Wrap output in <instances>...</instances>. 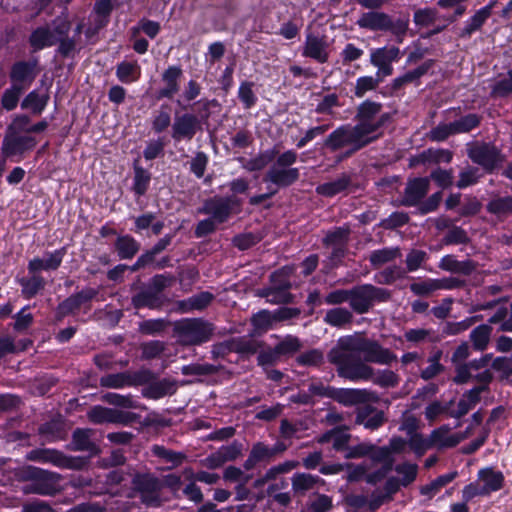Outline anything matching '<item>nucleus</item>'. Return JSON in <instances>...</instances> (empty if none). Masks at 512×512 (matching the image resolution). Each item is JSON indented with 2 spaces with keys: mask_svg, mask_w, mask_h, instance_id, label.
Masks as SVG:
<instances>
[{
  "mask_svg": "<svg viewBox=\"0 0 512 512\" xmlns=\"http://www.w3.org/2000/svg\"><path fill=\"white\" fill-rule=\"evenodd\" d=\"M327 359L340 378L352 382L372 381L384 389L395 388L400 383V377L394 371L376 370L370 365L388 366L397 360V355L362 333L340 337L329 350Z\"/></svg>",
  "mask_w": 512,
  "mask_h": 512,
  "instance_id": "obj_1",
  "label": "nucleus"
},
{
  "mask_svg": "<svg viewBox=\"0 0 512 512\" xmlns=\"http://www.w3.org/2000/svg\"><path fill=\"white\" fill-rule=\"evenodd\" d=\"M382 110L383 105L379 102L363 101L356 108V124L339 126L325 138L323 146L332 152L348 147L338 161L351 157L375 142L381 136L378 131L392 120V115Z\"/></svg>",
  "mask_w": 512,
  "mask_h": 512,
  "instance_id": "obj_2",
  "label": "nucleus"
},
{
  "mask_svg": "<svg viewBox=\"0 0 512 512\" xmlns=\"http://www.w3.org/2000/svg\"><path fill=\"white\" fill-rule=\"evenodd\" d=\"M14 476L19 482H29L23 488L25 494L53 496L60 491L62 476L57 472L24 465L15 469Z\"/></svg>",
  "mask_w": 512,
  "mask_h": 512,
  "instance_id": "obj_3",
  "label": "nucleus"
},
{
  "mask_svg": "<svg viewBox=\"0 0 512 512\" xmlns=\"http://www.w3.org/2000/svg\"><path fill=\"white\" fill-rule=\"evenodd\" d=\"M356 24L370 31L389 32L395 37L397 43H402L409 29L408 17L393 18L381 11L362 13Z\"/></svg>",
  "mask_w": 512,
  "mask_h": 512,
  "instance_id": "obj_4",
  "label": "nucleus"
},
{
  "mask_svg": "<svg viewBox=\"0 0 512 512\" xmlns=\"http://www.w3.org/2000/svg\"><path fill=\"white\" fill-rule=\"evenodd\" d=\"M215 326L204 318H183L174 323L173 333L182 346H199L210 341Z\"/></svg>",
  "mask_w": 512,
  "mask_h": 512,
  "instance_id": "obj_5",
  "label": "nucleus"
},
{
  "mask_svg": "<svg viewBox=\"0 0 512 512\" xmlns=\"http://www.w3.org/2000/svg\"><path fill=\"white\" fill-rule=\"evenodd\" d=\"M298 153L289 149L280 153L266 172L263 181L271 183L278 189L288 188L300 178V170L293 165L297 162Z\"/></svg>",
  "mask_w": 512,
  "mask_h": 512,
  "instance_id": "obj_6",
  "label": "nucleus"
},
{
  "mask_svg": "<svg viewBox=\"0 0 512 512\" xmlns=\"http://www.w3.org/2000/svg\"><path fill=\"white\" fill-rule=\"evenodd\" d=\"M174 277L169 274H157L153 276L147 285L131 298L134 308L161 309L167 302L164 290L174 282Z\"/></svg>",
  "mask_w": 512,
  "mask_h": 512,
  "instance_id": "obj_7",
  "label": "nucleus"
},
{
  "mask_svg": "<svg viewBox=\"0 0 512 512\" xmlns=\"http://www.w3.org/2000/svg\"><path fill=\"white\" fill-rule=\"evenodd\" d=\"M308 391L310 395L328 397L344 406L367 403L374 399V393L367 389L333 388L321 382L311 383Z\"/></svg>",
  "mask_w": 512,
  "mask_h": 512,
  "instance_id": "obj_8",
  "label": "nucleus"
},
{
  "mask_svg": "<svg viewBox=\"0 0 512 512\" xmlns=\"http://www.w3.org/2000/svg\"><path fill=\"white\" fill-rule=\"evenodd\" d=\"M391 291L372 284H362L351 288L350 308L357 314L368 313L375 303L391 299Z\"/></svg>",
  "mask_w": 512,
  "mask_h": 512,
  "instance_id": "obj_9",
  "label": "nucleus"
},
{
  "mask_svg": "<svg viewBox=\"0 0 512 512\" xmlns=\"http://www.w3.org/2000/svg\"><path fill=\"white\" fill-rule=\"evenodd\" d=\"M25 460L74 470H80L86 465V461L81 457L67 456L61 451L50 448L32 449L26 453Z\"/></svg>",
  "mask_w": 512,
  "mask_h": 512,
  "instance_id": "obj_10",
  "label": "nucleus"
},
{
  "mask_svg": "<svg viewBox=\"0 0 512 512\" xmlns=\"http://www.w3.org/2000/svg\"><path fill=\"white\" fill-rule=\"evenodd\" d=\"M155 378V373L149 369L142 368L138 371H124L107 374L99 380L100 386L104 388L121 389L144 385Z\"/></svg>",
  "mask_w": 512,
  "mask_h": 512,
  "instance_id": "obj_11",
  "label": "nucleus"
},
{
  "mask_svg": "<svg viewBox=\"0 0 512 512\" xmlns=\"http://www.w3.org/2000/svg\"><path fill=\"white\" fill-rule=\"evenodd\" d=\"M133 489L139 494L141 502L147 507H160L162 500L161 481L152 474H136L132 479Z\"/></svg>",
  "mask_w": 512,
  "mask_h": 512,
  "instance_id": "obj_12",
  "label": "nucleus"
},
{
  "mask_svg": "<svg viewBox=\"0 0 512 512\" xmlns=\"http://www.w3.org/2000/svg\"><path fill=\"white\" fill-rule=\"evenodd\" d=\"M202 130V120L194 113H175L171 137L174 141H190L198 131Z\"/></svg>",
  "mask_w": 512,
  "mask_h": 512,
  "instance_id": "obj_13",
  "label": "nucleus"
},
{
  "mask_svg": "<svg viewBox=\"0 0 512 512\" xmlns=\"http://www.w3.org/2000/svg\"><path fill=\"white\" fill-rule=\"evenodd\" d=\"M39 61L37 58H32L28 61L20 60L13 63L9 72V79L11 84L27 90L35 81L39 73Z\"/></svg>",
  "mask_w": 512,
  "mask_h": 512,
  "instance_id": "obj_14",
  "label": "nucleus"
},
{
  "mask_svg": "<svg viewBox=\"0 0 512 512\" xmlns=\"http://www.w3.org/2000/svg\"><path fill=\"white\" fill-rule=\"evenodd\" d=\"M236 203L237 200L233 197L214 196L204 201L198 213L210 215V218L221 224L229 219L233 205Z\"/></svg>",
  "mask_w": 512,
  "mask_h": 512,
  "instance_id": "obj_15",
  "label": "nucleus"
},
{
  "mask_svg": "<svg viewBox=\"0 0 512 512\" xmlns=\"http://www.w3.org/2000/svg\"><path fill=\"white\" fill-rule=\"evenodd\" d=\"M98 295V290L87 287L74 293L58 304L56 308V319L61 321L64 317L75 313L82 306L90 303Z\"/></svg>",
  "mask_w": 512,
  "mask_h": 512,
  "instance_id": "obj_16",
  "label": "nucleus"
},
{
  "mask_svg": "<svg viewBox=\"0 0 512 512\" xmlns=\"http://www.w3.org/2000/svg\"><path fill=\"white\" fill-rule=\"evenodd\" d=\"M468 156L487 172H492L502 162L500 150L490 143H483L472 147L468 151Z\"/></svg>",
  "mask_w": 512,
  "mask_h": 512,
  "instance_id": "obj_17",
  "label": "nucleus"
},
{
  "mask_svg": "<svg viewBox=\"0 0 512 512\" xmlns=\"http://www.w3.org/2000/svg\"><path fill=\"white\" fill-rule=\"evenodd\" d=\"M329 42L326 35L307 32L302 55L311 58L318 63H326L329 59Z\"/></svg>",
  "mask_w": 512,
  "mask_h": 512,
  "instance_id": "obj_18",
  "label": "nucleus"
},
{
  "mask_svg": "<svg viewBox=\"0 0 512 512\" xmlns=\"http://www.w3.org/2000/svg\"><path fill=\"white\" fill-rule=\"evenodd\" d=\"M36 144L37 141L32 136L8 132L2 142L1 152L6 158L22 155L26 151L32 150Z\"/></svg>",
  "mask_w": 512,
  "mask_h": 512,
  "instance_id": "obj_19",
  "label": "nucleus"
},
{
  "mask_svg": "<svg viewBox=\"0 0 512 512\" xmlns=\"http://www.w3.org/2000/svg\"><path fill=\"white\" fill-rule=\"evenodd\" d=\"M430 187V178L419 177L408 180L404 189L401 204L406 207L418 205L427 195Z\"/></svg>",
  "mask_w": 512,
  "mask_h": 512,
  "instance_id": "obj_20",
  "label": "nucleus"
},
{
  "mask_svg": "<svg viewBox=\"0 0 512 512\" xmlns=\"http://www.w3.org/2000/svg\"><path fill=\"white\" fill-rule=\"evenodd\" d=\"M183 74L182 68L178 65L169 66L161 75L164 86L157 91L156 98L172 99L180 90V78Z\"/></svg>",
  "mask_w": 512,
  "mask_h": 512,
  "instance_id": "obj_21",
  "label": "nucleus"
},
{
  "mask_svg": "<svg viewBox=\"0 0 512 512\" xmlns=\"http://www.w3.org/2000/svg\"><path fill=\"white\" fill-rule=\"evenodd\" d=\"M66 255V248L62 247L53 252H46L44 258L35 257L28 263L29 273H38L41 270H57L64 256Z\"/></svg>",
  "mask_w": 512,
  "mask_h": 512,
  "instance_id": "obj_22",
  "label": "nucleus"
},
{
  "mask_svg": "<svg viewBox=\"0 0 512 512\" xmlns=\"http://www.w3.org/2000/svg\"><path fill=\"white\" fill-rule=\"evenodd\" d=\"M386 422L385 414L382 410L372 405H364L357 409L355 423L363 425L369 430H377Z\"/></svg>",
  "mask_w": 512,
  "mask_h": 512,
  "instance_id": "obj_23",
  "label": "nucleus"
},
{
  "mask_svg": "<svg viewBox=\"0 0 512 512\" xmlns=\"http://www.w3.org/2000/svg\"><path fill=\"white\" fill-rule=\"evenodd\" d=\"M142 389V395L148 399H160L165 396H171L177 391V382L168 378L157 380V377L145 384Z\"/></svg>",
  "mask_w": 512,
  "mask_h": 512,
  "instance_id": "obj_24",
  "label": "nucleus"
},
{
  "mask_svg": "<svg viewBox=\"0 0 512 512\" xmlns=\"http://www.w3.org/2000/svg\"><path fill=\"white\" fill-rule=\"evenodd\" d=\"M478 481L483 484L482 489L486 496L493 492H497L504 487L505 477L501 471L495 470L493 467H485L478 471Z\"/></svg>",
  "mask_w": 512,
  "mask_h": 512,
  "instance_id": "obj_25",
  "label": "nucleus"
},
{
  "mask_svg": "<svg viewBox=\"0 0 512 512\" xmlns=\"http://www.w3.org/2000/svg\"><path fill=\"white\" fill-rule=\"evenodd\" d=\"M441 270L464 276L471 275L477 269V263L471 259L459 261L454 255L443 256L438 264Z\"/></svg>",
  "mask_w": 512,
  "mask_h": 512,
  "instance_id": "obj_26",
  "label": "nucleus"
},
{
  "mask_svg": "<svg viewBox=\"0 0 512 512\" xmlns=\"http://www.w3.org/2000/svg\"><path fill=\"white\" fill-rule=\"evenodd\" d=\"M95 432L89 428H77L72 433V450L85 451L91 455H97L99 448L92 440Z\"/></svg>",
  "mask_w": 512,
  "mask_h": 512,
  "instance_id": "obj_27",
  "label": "nucleus"
},
{
  "mask_svg": "<svg viewBox=\"0 0 512 512\" xmlns=\"http://www.w3.org/2000/svg\"><path fill=\"white\" fill-rule=\"evenodd\" d=\"M274 460L270 446L263 442L253 444L248 458L245 460L243 467L249 471L254 469L258 464H267Z\"/></svg>",
  "mask_w": 512,
  "mask_h": 512,
  "instance_id": "obj_28",
  "label": "nucleus"
},
{
  "mask_svg": "<svg viewBox=\"0 0 512 512\" xmlns=\"http://www.w3.org/2000/svg\"><path fill=\"white\" fill-rule=\"evenodd\" d=\"M140 248V242L129 234L118 236L114 242V249L121 260L133 259Z\"/></svg>",
  "mask_w": 512,
  "mask_h": 512,
  "instance_id": "obj_29",
  "label": "nucleus"
},
{
  "mask_svg": "<svg viewBox=\"0 0 512 512\" xmlns=\"http://www.w3.org/2000/svg\"><path fill=\"white\" fill-rule=\"evenodd\" d=\"M433 65H434V60L429 59V60L425 61L424 63H422L417 68L407 71L403 75L395 78L392 81V85H391L392 89L394 91H397V90H400L406 84L417 83L422 76H424L428 73V71L433 67Z\"/></svg>",
  "mask_w": 512,
  "mask_h": 512,
  "instance_id": "obj_30",
  "label": "nucleus"
},
{
  "mask_svg": "<svg viewBox=\"0 0 512 512\" xmlns=\"http://www.w3.org/2000/svg\"><path fill=\"white\" fill-rule=\"evenodd\" d=\"M352 185V177L342 173L333 181L320 184L316 187V193L324 197H333L346 191Z\"/></svg>",
  "mask_w": 512,
  "mask_h": 512,
  "instance_id": "obj_31",
  "label": "nucleus"
},
{
  "mask_svg": "<svg viewBox=\"0 0 512 512\" xmlns=\"http://www.w3.org/2000/svg\"><path fill=\"white\" fill-rule=\"evenodd\" d=\"M49 99L48 93L32 90L23 98L21 108L30 111L33 115H40L45 110Z\"/></svg>",
  "mask_w": 512,
  "mask_h": 512,
  "instance_id": "obj_32",
  "label": "nucleus"
},
{
  "mask_svg": "<svg viewBox=\"0 0 512 512\" xmlns=\"http://www.w3.org/2000/svg\"><path fill=\"white\" fill-rule=\"evenodd\" d=\"M325 481L317 475L309 473H295L291 478L292 489L295 494L304 495L317 485H324Z\"/></svg>",
  "mask_w": 512,
  "mask_h": 512,
  "instance_id": "obj_33",
  "label": "nucleus"
},
{
  "mask_svg": "<svg viewBox=\"0 0 512 512\" xmlns=\"http://www.w3.org/2000/svg\"><path fill=\"white\" fill-rule=\"evenodd\" d=\"M353 311L345 307H335L327 310L323 321L336 328H344L353 323Z\"/></svg>",
  "mask_w": 512,
  "mask_h": 512,
  "instance_id": "obj_34",
  "label": "nucleus"
},
{
  "mask_svg": "<svg viewBox=\"0 0 512 512\" xmlns=\"http://www.w3.org/2000/svg\"><path fill=\"white\" fill-rule=\"evenodd\" d=\"M214 298L215 296L211 292L202 291L179 301L178 307L184 313H189L194 310H203L211 304Z\"/></svg>",
  "mask_w": 512,
  "mask_h": 512,
  "instance_id": "obj_35",
  "label": "nucleus"
},
{
  "mask_svg": "<svg viewBox=\"0 0 512 512\" xmlns=\"http://www.w3.org/2000/svg\"><path fill=\"white\" fill-rule=\"evenodd\" d=\"M29 43L34 51H39L57 44V39L48 27H38L30 34Z\"/></svg>",
  "mask_w": 512,
  "mask_h": 512,
  "instance_id": "obj_36",
  "label": "nucleus"
},
{
  "mask_svg": "<svg viewBox=\"0 0 512 512\" xmlns=\"http://www.w3.org/2000/svg\"><path fill=\"white\" fill-rule=\"evenodd\" d=\"M31 277H22L18 279L21 286V293L25 299L35 297L41 290L45 288V279L37 273H31Z\"/></svg>",
  "mask_w": 512,
  "mask_h": 512,
  "instance_id": "obj_37",
  "label": "nucleus"
},
{
  "mask_svg": "<svg viewBox=\"0 0 512 512\" xmlns=\"http://www.w3.org/2000/svg\"><path fill=\"white\" fill-rule=\"evenodd\" d=\"M401 51L396 46L381 47L371 51L370 63L375 67L397 61L400 58Z\"/></svg>",
  "mask_w": 512,
  "mask_h": 512,
  "instance_id": "obj_38",
  "label": "nucleus"
},
{
  "mask_svg": "<svg viewBox=\"0 0 512 512\" xmlns=\"http://www.w3.org/2000/svg\"><path fill=\"white\" fill-rule=\"evenodd\" d=\"M141 67L136 61H122L116 66V77L124 84H130L139 80Z\"/></svg>",
  "mask_w": 512,
  "mask_h": 512,
  "instance_id": "obj_39",
  "label": "nucleus"
},
{
  "mask_svg": "<svg viewBox=\"0 0 512 512\" xmlns=\"http://www.w3.org/2000/svg\"><path fill=\"white\" fill-rule=\"evenodd\" d=\"M401 256L399 247H385L374 250L369 256V262L374 269H378L385 264L391 263Z\"/></svg>",
  "mask_w": 512,
  "mask_h": 512,
  "instance_id": "obj_40",
  "label": "nucleus"
},
{
  "mask_svg": "<svg viewBox=\"0 0 512 512\" xmlns=\"http://www.w3.org/2000/svg\"><path fill=\"white\" fill-rule=\"evenodd\" d=\"M488 18L485 17L480 11H476L465 22L464 26L459 29L457 36L460 39L468 40L471 36L480 31L483 25L487 22Z\"/></svg>",
  "mask_w": 512,
  "mask_h": 512,
  "instance_id": "obj_41",
  "label": "nucleus"
},
{
  "mask_svg": "<svg viewBox=\"0 0 512 512\" xmlns=\"http://www.w3.org/2000/svg\"><path fill=\"white\" fill-rule=\"evenodd\" d=\"M492 334V327L489 324H481L475 327L469 335V339L476 351L487 349Z\"/></svg>",
  "mask_w": 512,
  "mask_h": 512,
  "instance_id": "obj_42",
  "label": "nucleus"
},
{
  "mask_svg": "<svg viewBox=\"0 0 512 512\" xmlns=\"http://www.w3.org/2000/svg\"><path fill=\"white\" fill-rule=\"evenodd\" d=\"M349 235V227H336L326 232L322 243L325 247H347Z\"/></svg>",
  "mask_w": 512,
  "mask_h": 512,
  "instance_id": "obj_43",
  "label": "nucleus"
},
{
  "mask_svg": "<svg viewBox=\"0 0 512 512\" xmlns=\"http://www.w3.org/2000/svg\"><path fill=\"white\" fill-rule=\"evenodd\" d=\"M278 155V150L275 147L265 150L259 153L256 157L249 159L244 165V168L248 171H260L269 163L275 161Z\"/></svg>",
  "mask_w": 512,
  "mask_h": 512,
  "instance_id": "obj_44",
  "label": "nucleus"
},
{
  "mask_svg": "<svg viewBox=\"0 0 512 512\" xmlns=\"http://www.w3.org/2000/svg\"><path fill=\"white\" fill-rule=\"evenodd\" d=\"M458 475L457 471L449 472L444 475H440L432 482L427 485H424L420 488V493L424 496H428L429 499L434 497L442 487L446 486L450 482H452Z\"/></svg>",
  "mask_w": 512,
  "mask_h": 512,
  "instance_id": "obj_45",
  "label": "nucleus"
},
{
  "mask_svg": "<svg viewBox=\"0 0 512 512\" xmlns=\"http://www.w3.org/2000/svg\"><path fill=\"white\" fill-rule=\"evenodd\" d=\"M151 452L154 456L160 458L161 460L167 463H171L170 468L179 466L186 458L184 453L173 451L162 445H153L151 447Z\"/></svg>",
  "mask_w": 512,
  "mask_h": 512,
  "instance_id": "obj_46",
  "label": "nucleus"
},
{
  "mask_svg": "<svg viewBox=\"0 0 512 512\" xmlns=\"http://www.w3.org/2000/svg\"><path fill=\"white\" fill-rule=\"evenodd\" d=\"M151 180V174L143 167L134 164V178L132 190L137 196L146 194Z\"/></svg>",
  "mask_w": 512,
  "mask_h": 512,
  "instance_id": "obj_47",
  "label": "nucleus"
},
{
  "mask_svg": "<svg viewBox=\"0 0 512 512\" xmlns=\"http://www.w3.org/2000/svg\"><path fill=\"white\" fill-rule=\"evenodd\" d=\"M438 18V10L432 7L419 8L413 14V22L419 28L434 25Z\"/></svg>",
  "mask_w": 512,
  "mask_h": 512,
  "instance_id": "obj_48",
  "label": "nucleus"
},
{
  "mask_svg": "<svg viewBox=\"0 0 512 512\" xmlns=\"http://www.w3.org/2000/svg\"><path fill=\"white\" fill-rule=\"evenodd\" d=\"M482 117L477 113L466 114L459 119L451 122L456 134L468 133L477 128L481 123Z\"/></svg>",
  "mask_w": 512,
  "mask_h": 512,
  "instance_id": "obj_49",
  "label": "nucleus"
},
{
  "mask_svg": "<svg viewBox=\"0 0 512 512\" xmlns=\"http://www.w3.org/2000/svg\"><path fill=\"white\" fill-rule=\"evenodd\" d=\"M406 276V270L398 265H391L375 275L378 284L390 285L396 280L403 279Z\"/></svg>",
  "mask_w": 512,
  "mask_h": 512,
  "instance_id": "obj_50",
  "label": "nucleus"
},
{
  "mask_svg": "<svg viewBox=\"0 0 512 512\" xmlns=\"http://www.w3.org/2000/svg\"><path fill=\"white\" fill-rule=\"evenodd\" d=\"M282 357L275 347H265L260 349L257 355V364L262 368H270L275 366L281 361Z\"/></svg>",
  "mask_w": 512,
  "mask_h": 512,
  "instance_id": "obj_51",
  "label": "nucleus"
},
{
  "mask_svg": "<svg viewBox=\"0 0 512 512\" xmlns=\"http://www.w3.org/2000/svg\"><path fill=\"white\" fill-rule=\"evenodd\" d=\"M201 90L202 87L196 80H189L185 85L181 98L176 100V104L182 109L186 110L188 105L183 103L193 102L197 97L200 96Z\"/></svg>",
  "mask_w": 512,
  "mask_h": 512,
  "instance_id": "obj_52",
  "label": "nucleus"
},
{
  "mask_svg": "<svg viewBox=\"0 0 512 512\" xmlns=\"http://www.w3.org/2000/svg\"><path fill=\"white\" fill-rule=\"evenodd\" d=\"M264 345V342L255 339L239 338L233 341V350L240 354L253 355L258 354Z\"/></svg>",
  "mask_w": 512,
  "mask_h": 512,
  "instance_id": "obj_53",
  "label": "nucleus"
},
{
  "mask_svg": "<svg viewBox=\"0 0 512 512\" xmlns=\"http://www.w3.org/2000/svg\"><path fill=\"white\" fill-rule=\"evenodd\" d=\"M296 363L304 367H319L324 363V354L319 349H310L299 354Z\"/></svg>",
  "mask_w": 512,
  "mask_h": 512,
  "instance_id": "obj_54",
  "label": "nucleus"
},
{
  "mask_svg": "<svg viewBox=\"0 0 512 512\" xmlns=\"http://www.w3.org/2000/svg\"><path fill=\"white\" fill-rule=\"evenodd\" d=\"M102 400L110 405L125 409H136L139 407L138 403L133 400L130 394L121 395L118 393L109 392L102 396Z\"/></svg>",
  "mask_w": 512,
  "mask_h": 512,
  "instance_id": "obj_55",
  "label": "nucleus"
},
{
  "mask_svg": "<svg viewBox=\"0 0 512 512\" xmlns=\"http://www.w3.org/2000/svg\"><path fill=\"white\" fill-rule=\"evenodd\" d=\"M25 90L11 84L9 88L5 89L1 97V106L7 111L14 110L20 100L21 95Z\"/></svg>",
  "mask_w": 512,
  "mask_h": 512,
  "instance_id": "obj_56",
  "label": "nucleus"
},
{
  "mask_svg": "<svg viewBox=\"0 0 512 512\" xmlns=\"http://www.w3.org/2000/svg\"><path fill=\"white\" fill-rule=\"evenodd\" d=\"M429 259V255L424 250L419 249H411L405 259L406 268H404L407 272H414L421 268L425 262Z\"/></svg>",
  "mask_w": 512,
  "mask_h": 512,
  "instance_id": "obj_57",
  "label": "nucleus"
},
{
  "mask_svg": "<svg viewBox=\"0 0 512 512\" xmlns=\"http://www.w3.org/2000/svg\"><path fill=\"white\" fill-rule=\"evenodd\" d=\"M482 318L481 315L468 317L459 322H446L443 326L442 332L446 335H457L461 332L468 330L478 320Z\"/></svg>",
  "mask_w": 512,
  "mask_h": 512,
  "instance_id": "obj_58",
  "label": "nucleus"
},
{
  "mask_svg": "<svg viewBox=\"0 0 512 512\" xmlns=\"http://www.w3.org/2000/svg\"><path fill=\"white\" fill-rule=\"evenodd\" d=\"M512 94V69L507 72V77L497 80L491 86L492 98H506Z\"/></svg>",
  "mask_w": 512,
  "mask_h": 512,
  "instance_id": "obj_59",
  "label": "nucleus"
},
{
  "mask_svg": "<svg viewBox=\"0 0 512 512\" xmlns=\"http://www.w3.org/2000/svg\"><path fill=\"white\" fill-rule=\"evenodd\" d=\"M489 213L495 215H506L512 213V196L497 197L486 205Z\"/></svg>",
  "mask_w": 512,
  "mask_h": 512,
  "instance_id": "obj_60",
  "label": "nucleus"
},
{
  "mask_svg": "<svg viewBox=\"0 0 512 512\" xmlns=\"http://www.w3.org/2000/svg\"><path fill=\"white\" fill-rule=\"evenodd\" d=\"M382 82L381 77L363 76L356 80L354 95L358 98L363 97L368 91L375 90Z\"/></svg>",
  "mask_w": 512,
  "mask_h": 512,
  "instance_id": "obj_61",
  "label": "nucleus"
},
{
  "mask_svg": "<svg viewBox=\"0 0 512 512\" xmlns=\"http://www.w3.org/2000/svg\"><path fill=\"white\" fill-rule=\"evenodd\" d=\"M171 125L169 105L162 104L152 120V130L155 133H162Z\"/></svg>",
  "mask_w": 512,
  "mask_h": 512,
  "instance_id": "obj_62",
  "label": "nucleus"
},
{
  "mask_svg": "<svg viewBox=\"0 0 512 512\" xmlns=\"http://www.w3.org/2000/svg\"><path fill=\"white\" fill-rule=\"evenodd\" d=\"M254 83L243 81L238 89V98L245 109L252 108L257 102V96L253 91Z\"/></svg>",
  "mask_w": 512,
  "mask_h": 512,
  "instance_id": "obj_63",
  "label": "nucleus"
},
{
  "mask_svg": "<svg viewBox=\"0 0 512 512\" xmlns=\"http://www.w3.org/2000/svg\"><path fill=\"white\" fill-rule=\"evenodd\" d=\"M169 322L165 319H148L139 323V332L145 335H156L162 333Z\"/></svg>",
  "mask_w": 512,
  "mask_h": 512,
  "instance_id": "obj_64",
  "label": "nucleus"
}]
</instances>
